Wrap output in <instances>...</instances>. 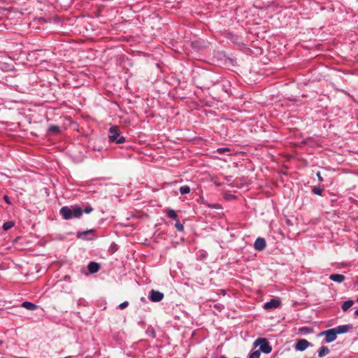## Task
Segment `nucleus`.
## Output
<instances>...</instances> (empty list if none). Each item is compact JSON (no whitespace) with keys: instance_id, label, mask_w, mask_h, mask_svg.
<instances>
[{"instance_id":"obj_1","label":"nucleus","mask_w":358,"mask_h":358,"mask_svg":"<svg viewBox=\"0 0 358 358\" xmlns=\"http://www.w3.org/2000/svg\"><path fill=\"white\" fill-rule=\"evenodd\" d=\"M83 210L78 206H64L60 209V214L64 220H71L73 218H79Z\"/></svg>"},{"instance_id":"obj_2","label":"nucleus","mask_w":358,"mask_h":358,"mask_svg":"<svg viewBox=\"0 0 358 358\" xmlns=\"http://www.w3.org/2000/svg\"><path fill=\"white\" fill-rule=\"evenodd\" d=\"M110 135L109 139L112 142H115L117 144L123 143L125 141V138L120 136L119 129L116 126H113L109 129Z\"/></svg>"},{"instance_id":"obj_3","label":"nucleus","mask_w":358,"mask_h":358,"mask_svg":"<svg viewBox=\"0 0 358 358\" xmlns=\"http://www.w3.org/2000/svg\"><path fill=\"white\" fill-rule=\"evenodd\" d=\"M317 336L318 337L324 336L325 342L328 343L334 341L337 338V335L335 333L334 329H329L327 331H322L317 334Z\"/></svg>"},{"instance_id":"obj_4","label":"nucleus","mask_w":358,"mask_h":358,"mask_svg":"<svg viewBox=\"0 0 358 358\" xmlns=\"http://www.w3.org/2000/svg\"><path fill=\"white\" fill-rule=\"evenodd\" d=\"M255 345H259L260 350L264 353H269L271 352V347L266 338H261L255 341Z\"/></svg>"},{"instance_id":"obj_5","label":"nucleus","mask_w":358,"mask_h":358,"mask_svg":"<svg viewBox=\"0 0 358 358\" xmlns=\"http://www.w3.org/2000/svg\"><path fill=\"white\" fill-rule=\"evenodd\" d=\"M163 298L164 294L159 291L152 289L150 292V299L153 302H159L162 301Z\"/></svg>"},{"instance_id":"obj_6","label":"nucleus","mask_w":358,"mask_h":358,"mask_svg":"<svg viewBox=\"0 0 358 358\" xmlns=\"http://www.w3.org/2000/svg\"><path fill=\"white\" fill-rule=\"evenodd\" d=\"M336 335L342 334L350 331L352 329V324H343L339 325L335 328H333Z\"/></svg>"},{"instance_id":"obj_7","label":"nucleus","mask_w":358,"mask_h":358,"mask_svg":"<svg viewBox=\"0 0 358 358\" xmlns=\"http://www.w3.org/2000/svg\"><path fill=\"white\" fill-rule=\"evenodd\" d=\"M280 306V301L277 299H271L264 303V308L266 310L275 309Z\"/></svg>"},{"instance_id":"obj_8","label":"nucleus","mask_w":358,"mask_h":358,"mask_svg":"<svg viewBox=\"0 0 358 358\" xmlns=\"http://www.w3.org/2000/svg\"><path fill=\"white\" fill-rule=\"evenodd\" d=\"M266 243L264 238H257L254 243V248L258 251H262L266 248Z\"/></svg>"},{"instance_id":"obj_9","label":"nucleus","mask_w":358,"mask_h":358,"mask_svg":"<svg viewBox=\"0 0 358 358\" xmlns=\"http://www.w3.org/2000/svg\"><path fill=\"white\" fill-rule=\"evenodd\" d=\"M310 345V343L305 339L299 340L295 345L296 350L303 351Z\"/></svg>"},{"instance_id":"obj_10","label":"nucleus","mask_w":358,"mask_h":358,"mask_svg":"<svg viewBox=\"0 0 358 358\" xmlns=\"http://www.w3.org/2000/svg\"><path fill=\"white\" fill-rule=\"evenodd\" d=\"M329 279L334 282L341 283L345 280V278L342 274L336 273L330 275Z\"/></svg>"},{"instance_id":"obj_11","label":"nucleus","mask_w":358,"mask_h":358,"mask_svg":"<svg viewBox=\"0 0 358 358\" xmlns=\"http://www.w3.org/2000/svg\"><path fill=\"white\" fill-rule=\"evenodd\" d=\"M87 268L90 273H95L100 269V266L96 262H91L88 264Z\"/></svg>"},{"instance_id":"obj_12","label":"nucleus","mask_w":358,"mask_h":358,"mask_svg":"<svg viewBox=\"0 0 358 358\" xmlns=\"http://www.w3.org/2000/svg\"><path fill=\"white\" fill-rule=\"evenodd\" d=\"M22 307L27 309V310H34L36 309H37L38 306L31 303V302H29V301H24L22 303Z\"/></svg>"},{"instance_id":"obj_13","label":"nucleus","mask_w":358,"mask_h":358,"mask_svg":"<svg viewBox=\"0 0 358 358\" xmlns=\"http://www.w3.org/2000/svg\"><path fill=\"white\" fill-rule=\"evenodd\" d=\"M330 350L328 347L322 345L320 347L317 351L318 356L320 357H323L329 353Z\"/></svg>"},{"instance_id":"obj_14","label":"nucleus","mask_w":358,"mask_h":358,"mask_svg":"<svg viewBox=\"0 0 358 358\" xmlns=\"http://www.w3.org/2000/svg\"><path fill=\"white\" fill-rule=\"evenodd\" d=\"M354 302L352 300H348V301H345L343 305H342V310L343 311L345 312L347 311L349 308H350L352 305H353Z\"/></svg>"},{"instance_id":"obj_15","label":"nucleus","mask_w":358,"mask_h":358,"mask_svg":"<svg viewBox=\"0 0 358 358\" xmlns=\"http://www.w3.org/2000/svg\"><path fill=\"white\" fill-rule=\"evenodd\" d=\"M166 214L169 216V217L176 220L178 217V215L176 212L173 209H167L166 210Z\"/></svg>"},{"instance_id":"obj_16","label":"nucleus","mask_w":358,"mask_h":358,"mask_svg":"<svg viewBox=\"0 0 358 358\" xmlns=\"http://www.w3.org/2000/svg\"><path fill=\"white\" fill-rule=\"evenodd\" d=\"M48 131L54 134H57L60 132V129L57 125H51L48 129Z\"/></svg>"},{"instance_id":"obj_17","label":"nucleus","mask_w":358,"mask_h":358,"mask_svg":"<svg viewBox=\"0 0 358 358\" xmlns=\"http://www.w3.org/2000/svg\"><path fill=\"white\" fill-rule=\"evenodd\" d=\"M15 223L13 221H8L3 224V229L4 231H7L11 229L14 226Z\"/></svg>"},{"instance_id":"obj_18","label":"nucleus","mask_w":358,"mask_h":358,"mask_svg":"<svg viewBox=\"0 0 358 358\" xmlns=\"http://www.w3.org/2000/svg\"><path fill=\"white\" fill-rule=\"evenodd\" d=\"M180 192L181 194H186L190 192V188L188 186H182L180 187Z\"/></svg>"},{"instance_id":"obj_19","label":"nucleus","mask_w":358,"mask_h":358,"mask_svg":"<svg viewBox=\"0 0 358 358\" xmlns=\"http://www.w3.org/2000/svg\"><path fill=\"white\" fill-rule=\"evenodd\" d=\"M216 152L219 154H223L226 152H229L230 150L228 148H218Z\"/></svg>"},{"instance_id":"obj_20","label":"nucleus","mask_w":358,"mask_h":358,"mask_svg":"<svg viewBox=\"0 0 358 358\" xmlns=\"http://www.w3.org/2000/svg\"><path fill=\"white\" fill-rule=\"evenodd\" d=\"M260 357V352L258 350H256L253 352H252L248 358H259Z\"/></svg>"},{"instance_id":"obj_21","label":"nucleus","mask_w":358,"mask_h":358,"mask_svg":"<svg viewBox=\"0 0 358 358\" xmlns=\"http://www.w3.org/2000/svg\"><path fill=\"white\" fill-rule=\"evenodd\" d=\"M176 228L179 231H182L184 230V226L180 222L177 221L175 224Z\"/></svg>"},{"instance_id":"obj_22","label":"nucleus","mask_w":358,"mask_h":358,"mask_svg":"<svg viewBox=\"0 0 358 358\" xmlns=\"http://www.w3.org/2000/svg\"><path fill=\"white\" fill-rule=\"evenodd\" d=\"M323 189L320 187H315V194L322 195Z\"/></svg>"},{"instance_id":"obj_23","label":"nucleus","mask_w":358,"mask_h":358,"mask_svg":"<svg viewBox=\"0 0 358 358\" xmlns=\"http://www.w3.org/2000/svg\"><path fill=\"white\" fill-rule=\"evenodd\" d=\"M129 306V303L127 301H124L120 304L119 307L120 309H124Z\"/></svg>"},{"instance_id":"obj_24","label":"nucleus","mask_w":358,"mask_h":358,"mask_svg":"<svg viewBox=\"0 0 358 358\" xmlns=\"http://www.w3.org/2000/svg\"><path fill=\"white\" fill-rule=\"evenodd\" d=\"M92 210L93 208L90 206H86L84 209V212L86 213H90Z\"/></svg>"},{"instance_id":"obj_25","label":"nucleus","mask_w":358,"mask_h":358,"mask_svg":"<svg viewBox=\"0 0 358 358\" xmlns=\"http://www.w3.org/2000/svg\"><path fill=\"white\" fill-rule=\"evenodd\" d=\"M3 199L7 203L10 204V199L7 195L3 196Z\"/></svg>"},{"instance_id":"obj_26","label":"nucleus","mask_w":358,"mask_h":358,"mask_svg":"<svg viewBox=\"0 0 358 358\" xmlns=\"http://www.w3.org/2000/svg\"><path fill=\"white\" fill-rule=\"evenodd\" d=\"M317 178H318V180H319L320 182H322V181L323 180V178H322V176H321V173H320V172H319V171H318V172H317Z\"/></svg>"},{"instance_id":"obj_27","label":"nucleus","mask_w":358,"mask_h":358,"mask_svg":"<svg viewBox=\"0 0 358 358\" xmlns=\"http://www.w3.org/2000/svg\"><path fill=\"white\" fill-rule=\"evenodd\" d=\"M209 206L211 208H219V205H213V206Z\"/></svg>"},{"instance_id":"obj_28","label":"nucleus","mask_w":358,"mask_h":358,"mask_svg":"<svg viewBox=\"0 0 358 358\" xmlns=\"http://www.w3.org/2000/svg\"><path fill=\"white\" fill-rule=\"evenodd\" d=\"M355 314L357 316H358V309H357V310H355Z\"/></svg>"},{"instance_id":"obj_29","label":"nucleus","mask_w":358,"mask_h":358,"mask_svg":"<svg viewBox=\"0 0 358 358\" xmlns=\"http://www.w3.org/2000/svg\"><path fill=\"white\" fill-rule=\"evenodd\" d=\"M3 341L0 340V345H2Z\"/></svg>"},{"instance_id":"obj_30","label":"nucleus","mask_w":358,"mask_h":358,"mask_svg":"<svg viewBox=\"0 0 358 358\" xmlns=\"http://www.w3.org/2000/svg\"><path fill=\"white\" fill-rule=\"evenodd\" d=\"M357 301L358 302V296H357Z\"/></svg>"}]
</instances>
